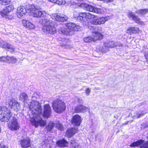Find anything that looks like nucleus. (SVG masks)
Wrapping results in <instances>:
<instances>
[{"mask_svg":"<svg viewBox=\"0 0 148 148\" xmlns=\"http://www.w3.org/2000/svg\"><path fill=\"white\" fill-rule=\"evenodd\" d=\"M26 13V11L25 7L20 6L17 9L16 15L17 17L20 18L24 16Z\"/></svg>","mask_w":148,"mask_h":148,"instance_id":"f8f14e48","label":"nucleus"},{"mask_svg":"<svg viewBox=\"0 0 148 148\" xmlns=\"http://www.w3.org/2000/svg\"><path fill=\"white\" fill-rule=\"evenodd\" d=\"M139 30V28L136 27H131L127 29V33L130 34L136 33Z\"/></svg>","mask_w":148,"mask_h":148,"instance_id":"b1692460","label":"nucleus"},{"mask_svg":"<svg viewBox=\"0 0 148 148\" xmlns=\"http://www.w3.org/2000/svg\"><path fill=\"white\" fill-rule=\"evenodd\" d=\"M104 45L105 47L108 48L109 47H113L115 45L114 42L112 41L105 42Z\"/></svg>","mask_w":148,"mask_h":148,"instance_id":"c756f323","label":"nucleus"},{"mask_svg":"<svg viewBox=\"0 0 148 148\" xmlns=\"http://www.w3.org/2000/svg\"><path fill=\"white\" fill-rule=\"evenodd\" d=\"M56 3L59 5H64L66 2L64 0H57Z\"/></svg>","mask_w":148,"mask_h":148,"instance_id":"ea45409f","label":"nucleus"},{"mask_svg":"<svg viewBox=\"0 0 148 148\" xmlns=\"http://www.w3.org/2000/svg\"><path fill=\"white\" fill-rule=\"evenodd\" d=\"M91 91V90L89 88H87L85 90V93L87 95H88Z\"/></svg>","mask_w":148,"mask_h":148,"instance_id":"c03bdc74","label":"nucleus"},{"mask_svg":"<svg viewBox=\"0 0 148 148\" xmlns=\"http://www.w3.org/2000/svg\"><path fill=\"white\" fill-rule=\"evenodd\" d=\"M38 97V95L36 92H34L32 96V101L28 104L29 109L32 111L33 114L32 117H31L30 120L32 124L36 127L38 125L44 126L45 124V122L42 120L41 110L42 107L39 102L35 101L34 99Z\"/></svg>","mask_w":148,"mask_h":148,"instance_id":"f257e3e1","label":"nucleus"},{"mask_svg":"<svg viewBox=\"0 0 148 148\" xmlns=\"http://www.w3.org/2000/svg\"><path fill=\"white\" fill-rule=\"evenodd\" d=\"M73 17L78 21L83 22V25H86L88 23V19L90 20L92 18H94L95 16L89 13L81 12L79 13L77 12H75Z\"/></svg>","mask_w":148,"mask_h":148,"instance_id":"20e7f679","label":"nucleus"},{"mask_svg":"<svg viewBox=\"0 0 148 148\" xmlns=\"http://www.w3.org/2000/svg\"><path fill=\"white\" fill-rule=\"evenodd\" d=\"M9 13H3L0 12V16H2L6 18V19H8L9 20L12 19L13 18V16L11 15H8Z\"/></svg>","mask_w":148,"mask_h":148,"instance_id":"cd10ccee","label":"nucleus"},{"mask_svg":"<svg viewBox=\"0 0 148 148\" xmlns=\"http://www.w3.org/2000/svg\"><path fill=\"white\" fill-rule=\"evenodd\" d=\"M70 143L71 146L72 148H77L78 147L79 144L76 142V140L75 139H72Z\"/></svg>","mask_w":148,"mask_h":148,"instance_id":"393cba45","label":"nucleus"},{"mask_svg":"<svg viewBox=\"0 0 148 148\" xmlns=\"http://www.w3.org/2000/svg\"><path fill=\"white\" fill-rule=\"evenodd\" d=\"M9 56H2L0 58V61L3 62H8Z\"/></svg>","mask_w":148,"mask_h":148,"instance_id":"473e14b6","label":"nucleus"},{"mask_svg":"<svg viewBox=\"0 0 148 148\" xmlns=\"http://www.w3.org/2000/svg\"><path fill=\"white\" fill-rule=\"evenodd\" d=\"M84 42H90L92 41H93V39L91 37H88L84 38Z\"/></svg>","mask_w":148,"mask_h":148,"instance_id":"c9c22d12","label":"nucleus"},{"mask_svg":"<svg viewBox=\"0 0 148 148\" xmlns=\"http://www.w3.org/2000/svg\"><path fill=\"white\" fill-rule=\"evenodd\" d=\"M60 127L59 128V129L60 130H62L63 129V126L62 125L60 124Z\"/></svg>","mask_w":148,"mask_h":148,"instance_id":"09e8293b","label":"nucleus"},{"mask_svg":"<svg viewBox=\"0 0 148 148\" xmlns=\"http://www.w3.org/2000/svg\"><path fill=\"white\" fill-rule=\"evenodd\" d=\"M52 71H55V70H52Z\"/></svg>","mask_w":148,"mask_h":148,"instance_id":"4d7b16f0","label":"nucleus"},{"mask_svg":"<svg viewBox=\"0 0 148 148\" xmlns=\"http://www.w3.org/2000/svg\"><path fill=\"white\" fill-rule=\"evenodd\" d=\"M54 123L53 122H49L48 126L46 127L47 130L49 131L51 130L54 126Z\"/></svg>","mask_w":148,"mask_h":148,"instance_id":"2f4dec72","label":"nucleus"},{"mask_svg":"<svg viewBox=\"0 0 148 148\" xmlns=\"http://www.w3.org/2000/svg\"><path fill=\"white\" fill-rule=\"evenodd\" d=\"M10 2V0H0V3L2 5H6Z\"/></svg>","mask_w":148,"mask_h":148,"instance_id":"4c0bfd02","label":"nucleus"},{"mask_svg":"<svg viewBox=\"0 0 148 148\" xmlns=\"http://www.w3.org/2000/svg\"><path fill=\"white\" fill-rule=\"evenodd\" d=\"M51 108L49 104H46L44 105V112L43 114L42 115V113L41 112V116L40 117H41V119L42 120V117L43 116L44 117L46 118H48L50 116H51ZM45 123V124L44 126H40V125H38L37 127L38 126H40L41 127L44 126L46 124V121H44Z\"/></svg>","mask_w":148,"mask_h":148,"instance_id":"9d476101","label":"nucleus"},{"mask_svg":"<svg viewBox=\"0 0 148 148\" xmlns=\"http://www.w3.org/2000/svg\"><path fill=\"white\" fill-rule=\"evenodd\" d=\"M0 120L2 122H7L8 127L12 130H16L19 128V126L15 116H12V113L8 108L3 107L0 108Z\"/></svg>","mask_w":148,"mask_h":148,"instance_id":"f03ea898","label":"nucleus"},{"mask_svg":"<svg viewBox=\"0 0 148 148\" xmlns=\"http://www.w3.org/2000/svg\"><path fill=\"white\" fill-rule=\"evenodd\" d=\"M42 30L45 33L50 34H53L56 30L55 27L53 25L44 26Z\"/></svg>","mask_w":148,"mask_h":148,"instance_id":"9b49d317","label":"nucleus"},{"mask_svg":"<svg viewBox=\"0 0 148 148\" xmlns=\"http://www.w3.org/2000/svg\"><path fill=\"white\" fill-rule=\"evenodd\" d=\"M7 43L2 40L0 41V46L3 48H6Z\"/></svg>","mask_w":148,"mask_h":148,"instance_id":"58836bf2","label":"nucleus"},{"mask_svg":"<svg viewBox=\"0 0 148 148\" xmlns=\"http://www.w3.org/2000/svg\"><path fill=\"white\" fill-rule=\"evenodd\" d=\"M143 104V103H140V104H138L139 106H142Z\"/></svg>","mask_w":148,"mask_h":148,"instance_id":"603ef678","label":"nucleus"},{"mask_svg":"<svg viewBox=\"0 0 148 148\" xmlns=\"http://www.w3.org/2000/svg\"><path fill=\"white\" fill-rule=\"evenodd\" d=\"M94 16H95V15ZM96 17V16H95V18H93V19H94L91 21V23L92 24L94 25H99L98 18L95 19Z\"/></svg>","mask_w":148,"mask_h":148,"instance_id":"e433bc0d","label":"nucleus"},{"mask_svg":"<svg viewBox=\"0 0 148 148\" xmlns=\"http://www.w3.org/2000/svg\"><path fill=\"white\" fill-rule=\"evenodd\" d=\"M14 9V6L12 5H10L6 6L0 12L3 13H9L10 12L13 11Z\"/></svg>","mask_w":148,"mask_h":148,"instance_id":"4be33fe9","label":"nucleus"},{"mask_svg":"<svg viewBox=\"0 0 148 148\" xmlns=\"http://www.w3.org/2000/svg\"><path fill=\"white\" fill-rule=\"evenodd\" d=\"M141 142L140 143V148H148V141H145L144 140H141Z\"/></svg>","mask_w":148,"mask_h":148,"instance_id":"c85d7f7f","label":"nucleus"},{"mask_svg":"<svg viewBox=\"0 0 148 148\" xmlns=\"http://www.w3.org/2000/svg\"><path fill=\"white\" fill-rule=\"evenodd\" d=\"M114 117L116 119H117L118 117V116H114Z\"/></svg>","mask_w":148,"mask_h":148,"instance_id":"864d4df0","label":"nucleus"},{"mask_svg":"<svg viewBox=\"0 0 148 148\" xmlns=\"http://www.w3.org/2000/svg\"><path fill=\"white\" fill-rule=\"evenodd\" d=\"M77 128H71L69 129L67 131L66 135L68 138L71 137L77 132Z\"/></svg>","mask_w":148,"mask_h":148,"instance_id":"f3484780","label":"nucleus"},{"mask_svg":"<svg viewBox=\"0 0 148 148\" xmlns=\"http://www.w3.org/2000/svg\"><path fill=\"white\" fill-rule=\"evenodd\" d=\"M87 109V107L83 105L79 104L75 107L74 111L76 113L84 112Z\"/></svg>","mask_w":148,"mask_h":148,"instance_id":"ddd939ff","label":"nucleus"},{"mask_svg":"<svg viewBox=\"0 0 148 148\" xmlns=\"http://www.w3.org/2000/svg\"><path fill=\"white\" fill-rule=\"evenodd\" d=\"M56 144L59 147H64L68 146V143L64 139H62L57 141Z\"/></svg>","mask_w":148,"mask_h":148,"instance_id":"6ab92c4d","label":"nucleus"},{"mask_svg":"<svg viewBox=\"0 0 148 148\" xmlns=\"http://www.w3.org/2000/svg\"><path fill=\"white\" fill-rule=\"evenodd\" d=\"M40 22L42 23L43 26L52 25L53 24L52 21L47 19H42L40 21Z\"/></svg>","mask_w":148,"mask_h":148,"instance_id":"412c9836","label":"nucleus"},{"mask_svg":"<svg viewBox=\"0 0 148 148\" xmlns=\"http://www.w3.org/2000/svg\"><path fill=\"white\" fill-rule=\"evenodd\" d=\"M6 104L16 111L20 109V104L14 99L9 98L7 99Z\"/></svg>","mask_w":148,"mask_h":148,"instance_id":"6e6552de","label":"nucleus"},{"mask_svg":"<svg viewBox=\"0 0 148 148\" xmlns=\"http://www.w3.org/2000/svg\"><path fill=\"white\" fill-rule=\"evenodd\" d=\"M94 27H94V26H92V27H91L92 28H94Z\"/></svg>","mask_w":148,"mask_h":148,"instance_id":"5fc2aeb1","label":"nucleus"},{"mask_svg":"<svg viewBox=\"0 0 148 148\" xmlns=\"http://www.w3.org/2000/svg\"><path fill=\"white\" fill-rule=\"evenodd\" d=\"M80 6L84 10L97 14L103 13V11L102 9L94 7L93 6L89 5L86 3H82L80 5Z\"/></svg>","mask_w":148,"mask_h":148,"instance_id":"0eeeda50","label":"nucleus"},{"mask_svg":"<svg viewBox=\"0 0 148 148\" xmlns=\"http://www.w3.org/2000/svg\"><path fill=\"white\" fill-rule=\"evenodd\" d=\"M110 18V16H107L104 17H102L98 18L99 25L104 24L106 21L109 19Z\"/></svg>","mask_w":148,"mask_h":148,"instance_id":"5701e85b","label":"nucleus"},{"mask_svg":"<svg viewBox=\"0 0 148 148\" xmlns=\"http://www.w3.org/2000/svg\"><path fill=\"white\" fill-rule=\"evenodd\" d=\"M128 121H127V123H126V124H127V123H128Z\"/></svg>","mask_w":148,"mask_h":148,"instance_id":"13d9d810","label":"nucleus"},{"mask_svg":"<svg viewBox=\"0 0 148 148\" xmlns=\"http://www.w3.org/2000/svg\"><path fill=\"white\" fill-rule=\"evenodd\" d=\"M127 16L129 18L132 17L133 19L135 16L133 13L132 12L130 11L128 12Z\"/></svg>","mask_w":148,"mask_h":148,"instance_id":"a19ab883","label":"nucleus"},{"mask_svg":"<svg viewBox=\"0 0 148 148\" xmlns=\"http://www.w3.org/2000/svg\"><path fill=\"white\" fill-rule=\"evenodd\" d=\"M147 67V65H143V69H140V70H142L143 69H146Z\"/></svg>","mask_w":148,"mask_h":148,"instance_id":"8fccbe9b","label":"nucleus"},{"mask_svg":"<svg viewBox=\"0 0 148 148\" xmlns=\"http://www.w3.org/2000/svg\"><path fill=\"white\" fill-rule=\"evenodd\" d=\"M28 10H29L31 14L34 17H39L44 14H46L45 11H41L39 6L31 4L29 5Z\"/></svg>","mask_w":148,"mask_h":148,"instance_id":"423d86ee","label":"nucleus"},{"mask_svg":"<svg viewBox=\"0 0 148 148\" xmlns=\"http://www.w3.org/2000/svg\"><path fill=\"white\" fill-rule=\"evenodd\" d=\"M147 127H148V123H145L141 125V129H143Z\"/></svg>","mask_w":148,"mask_h":148,"instance_id":"37998d69","label":"nucleus"},{"mask_svg":"<svg viewBox=\"0 0 148 148\" xmlns=\"http://www.w3.org/2000/svg\"><path fill=\"white\" fill-rule=\"evenodd\" d=\"M141 140H139L136 142L132 143L130 145V147H135L140 145Z\"/></svg>","mask_w":148,"mask_h":148,"instance_id":"f704fd0d","label":"nucleus"},{"mask_svg":"<svg viewBox=\"0 0 148 148\" xmlns=\"http://www.w3.org/2000/svg\"><path fill=\"white\" fill-rule=\"evenodd\" d=\"M8 62L10 63L11 62L13 63H14L16 62L17 61V60L16 58L13 56H11L9 57Z\"/></svg>","mask_w":148,"mask_h":148,"instance_id":"72a5a7b5","label":"nucleus"},{"mask_svg":"<svg viewBox=\"0 0 148 148\" xmlns=\"http://www.w3.org/2000/svg\"><path fill=\"white\" fill-rule=\"evenodd\" d=\"M81 121V117L78 115H76L73 117L71 122L74 125L79 126Z\"/></svg>","mask_w":148,"mask_h":148,"instance_id":"4468645a","label":"nucleus"},{"mask_svg":"<svg viewBox=\"0 0 148 148\" xmlns=\"http://www.w3.org/2000/svg\"><path fill=\"white\" fill-rule=\"evenodd\" d=\"M18 143L22 148H28L30 146V140L28 139L21 140L19 141Z\"/></svg>","mask_w":148,"mask_h":148,"instance_id":"2eb2a0df","label":"nucleus"},{"mask_svg":"<svg viewBox=\"0 0 148 148\" xmlns=\"http://www.w3.org/2000/svg\"><path fill=\"white\" fill-rule=\"evenodd\" d=\"M136 22L139 23H141L140 19L139 18L138 16L135 15L134 18L133 19Z\"/></svg>","mask_w":148,"mask_h":148,"instance_id":"79ce46f5","label":"nucleus"},{"mask_svg":"<svg viewBox=\"0 0 148 148\" xmlns=\"http://www.w3.org/2000/svg\"><path fill=\"white\" fill-rule=\"evenodd\" d=\"M135 12L138 14L143 15L148 12V9H145L139 10L136 11Z\"/></svg>","mask_w":148,"mask_h":148,"instance_id":"bb28decb","label":"nucleus"},{"mask_svg":"<svg viewBox=\"0 0 148 148\" xmlns=\"http://www.w3.org/2000/svg\"><path fill=\"white\" fill-rule=\"evenodd\" d=\"M102 29V28L101 27H98V30L99 31H101Z\"/></svg>","mask_w":148,"mask_h":148,"instance_id":"3c124183","label":"nucleus"},{"mask_svg":"<svg viewBox=\"0 0 148 148\" xmlns=\"http://www.w3.org/2000/svg\"><path fill=\"white\" fill-rule=\"evenodd\" d=\"M93 41L102 39L103 36L102 34L98 32H95L92 34Z\"/></svg>","mask_w":148,"mask_h":148,"instance_id":"a211bd4d","label":"nucleus"},{"mask_svg":"<svg viewBox=\"0 0 148 148\" xmlns=\"http://www.w3.org/2000/svg\"><path fill=\"white\" fill-rule=\"evenodd\" d=\"M50 16L53 19H55L58 21L61 22L67 21L68 18L66 15L59 13L52 14Z\"/></svg>","mask_w":148,"mask_h":148,"instance_id":"1a4fd4ad","label":"nucleus"},{"mask_svg":"<svg viewBox=\"0 0 148 148\" xmlns=\"http://www.w3.org/2000/svg\"><path fill=\"white\" fill-rule=\"evenodd\" d=\"M19 100L23 101L25 105L28 104L29 101L27 94L24 92L21 93L19 96Z\"/></svg>","mask_w":148,"mask_h":148,"instance_id":"dca6fc26","label":"nucleus"},{"mask_svg":"<svg viewBox=\"0 0 148 148\" xmlns=\"http://www.w3.org/2000/svg\"><path fill=\"white\" fill-rule=\"evenodd\" d=\"M49 1L53 3H56L57 0H49Z\"/></svg>","mask_w":148,"mask_h":148,"instance_id":"de8ad7c7","label":"nucleus"},{"mask_svg":"<svg viewBox=\"0 0 148 148\" xmlns=\"http://www.w3.org/2000/svg\"><path fill=\"white\" fill-rule=\"evenodd\" d=\"M144 56L147 61L148 62V52L145 53Z\"/></svg>","mask_w":148,"mask_h":148,"instance_id":"a18cd8bd","label":"nucleus"},{"mask_svg":"<svg viewBox=\"0 0 148 148\" xmlns=\"http://www.w3.org/2000/svg\"><path fill=\"white\" fill-rule=\"evenodd\" d=\"M22 23L23 25L27 28L29 29H33L34 28V26L33 24L28 21L23 20Z\"/></svg>","mask_w":148,"mask_h":148,"instance_id":"aec40b11","label":"nucleus"},{"mask_svg":"<svg viewBox=\"0 0 148 148\" xmlns=\"http://www.w3.org/2000/svg\"><path fill=\"white\" fill-rule=\"evenodd\" d=\"M1 132V128L0 127V132Z\"/></svg>","mask_w":148,"mask_h":148,"instance_id":"6e6d98bb","label":"nucleus"},{"mask_svg":"<svg viewBox=\"0 0 148 148\" xmlns=\"http://www.w3.org/2000/svg\"><path fill=\"white\" fill-rule=\"evenodd\" d=\"M0 148H8V147L6 146L0 144Z\"/></svg>","mask_w":148,"mask_h":148,"instance_id":"49530a36","label":"nucleus"},{"mask_svg":"<svg viewBox=\"0 0 148 148\" xmlns=\"http://www.w3.org/2000/svg\"><path fill=\"white\" fill-rule=\"evenodd\" d=\"M79 26L70 23L66 24L65 25H61L58 29L60 34L67 35H72L74 34V31H78L80 30Z\"/></svg>","mask_w":148,"mask_h":148,"instance_id":"7ed1b4c3","label":"nucleus"},{"mask_svg":"<svg viewBox=\"0 0 148 148\" xmlns=\"http://www.w3.org/2000/svg\"><path fill=\"white\" fill-rule=\"evenodd\" d=\"M6 48H7L8 50V51L11 52H13L14 51L15 48L12 45L7 43Z\"/></svg>","mask_w":148,"mask_h":148,"instance_id":"7c9ffc66","label":"nucleus"},{"mask_svg":"<svg viewBox=\"0 0 148 148\" xmlns=\"http://www.w3.org/2000/svg\"><path fill=\"white\" fill-rule=\"evenodd\" d=\"M52 106L54 110L57 113H62L66 109V106L63 101L56 99L53 102Z\"/></svg>","mask_w":148,"mask_h":148,"instance_id":"39448f33","label":"nucleus"},{"mask_svg":"<svg viewBox=\"0 0 148 148\" xmlns=\"http://www.w3.org/2000/svg\"><path fill=\"white\" fill-rule=\"evenodd\" d=\"M145 114L144 111H137L135 112L134 116L137 118H138L143 116Z\"/></svg>","mask_w":148,"mask_h":148,"instance_id":"a878e982","label":"nucleus"}]
</instances>
